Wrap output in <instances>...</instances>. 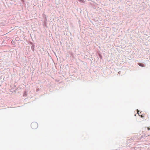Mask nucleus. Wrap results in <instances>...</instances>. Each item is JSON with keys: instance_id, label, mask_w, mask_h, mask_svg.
Returning a JSON list of instances; mask_svg holds the SVG:
<instances>
[{"instance_id": "6", "label": "nucleus", "mask_w": 150, "mask_h": 150, "mask_svg": "<svg viewBox=\"0 0 150 150\" xmlns=\"http://www.w3.org/2000/svg\"><path fill=\"white\" fill-rule=\"evenodd\" d=\"M137 113H138V114H139V113H138V112H139V110H137Z\"/></svg>"}, {"instance_id": "1", "label": "nucleus", "mask_w": 150, "mask_h": 150, "mask_svg": "<svg viewBox=\"0 0 150 150\" xmlns=\"http://www.w3.org/2000/svg\"><path fill=\"white\" fill-rule=\"evenodd\" d=\"M31 127L33 129H35L38 127V124L36 122H33L31 124Z\"/></svg>"}, {"instance_id": "4", "label": "nucleus", "mask_w": 150, "mask_h": 150, "mask_svg": "<svg viewBox=\"0 0 150 150\" xmlns=\"http://www.w3.org/2000/svg\"><path fill=\"white\" fill-rule=\"evenodd\" d=\"M43 17L44 18H45V17H46V16L45 15H43Z\"/></svg>"}, {"instance_id": "3", "label": "nucleus", "mask_w": 150, "mask_h": 150, "mask_svg": "<svg viewBox=\"0 0 150 150\" xmlns=\"http://www.w3.org/2000/svg\"><path fill=\"white\" fill-rule=\"evenodd\" d=\"M44 22H46L47 21V18H46V17H45V18H44Z\"/></svg>"}, {"instance_id": "5", "label": "nucleus", "mask_w": 150, "mask_h": 150, "mask_svg": "<svg viewBox=\"0 0 150 150\" xmlns=\"http://www.w3.org/2000/svg\"><path fill=\"white\" fill-rule=\"evenodd\" d=\"M148 130H150V128L149 127H147Z\"/></svg>"}, {"instance_id": "7", "label": "nucleus", "mask_w": 150, "mask_h": 150, "mask_svg": "<svg viewBox=\"0 0 150 150\" xmlns=\"http://www.w3.org/2000/svg\"><path fill=\"white\" fill-rule=\"evenodd\" d=\"M23 0H21V1H23Z\"/></svg>"}, {"instance_id": "2", "label": "nucleus", "mask_w": 150, "mask_h": 150, "mask_svg": "<svg viewBox=\"0 0 150 150\" xmlns=\"http://www.w3.org/2000/svg\"><path fill=\"white\" fill-rule=\"evenodd\" d=\"M138 64L140 66L144 67H145V66L144 64L143 63H138Z\"/></svg>"}]
</instances>
